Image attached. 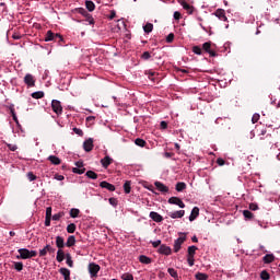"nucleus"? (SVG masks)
Masks as SVG:
<instances>
[{
	"mask_svg": "<svg viewBox=\"0 0 280 280\" xmlns=\"http://www.w3.org/2000/svg\"><path fill=\"white\" fill-rule=\"evenodd\" d=\"M44 40L46 43H49L51 40H58V43H63L65 42V38H62V35L58 34V33H54L51 31H47L45 37H44Z\"/></svg>",
	"mask_w": 280,
	"mask_h": 280,
	"instance_id": "f257e3e1",
	"label": "nucleus"
},
{
	"mask_svg": "<svg viewBox=\"0 0 280 280\" xmlns=\"http://www.w3.org/2000/svg\"><path fill=\"white\" fill-rule=\"evenodd\" d=\"M75 11L78 12V14H82V16H85L90 25H95V20L93 19V15H91L90 12L86 11L84 8H78L75 9Z\"/></svg>",
	"mask_w": 280,
	"mask_h": 280,
	"instance_id": "f03ea898",
	"label": "nucleus"
},
{
	"mask_svg": "<svg viewBox=\"0 0 280 280\" xmlns=\"http://www.w3.org/2000/svg\"><path fill=\"white\" fill-rule=\"evenodd\" d=\"M211 42H206L202 44V49L206 51V54H209L210 58H215L218 56V52L215 50L211 49Z\"/></svg>",
	"mask_w": 280,
	"mask_h": 280,
	"instance_id": "7ed1b4c3",
	"label": "nucleus"
},
{
	"mask_svg": "<svg viewBox=\"0 0 280 280\" xmlns=\"http://www.w3.org/2000/svg\"><path fill=\"white\" fill-rule=\"evenodd\" d=\"M51 108L56 115H62V104L58 100H52Z\"/></svg>",
	"mask_w": 280,
	"mask_h": 280,
	"instance_id": "20e7f679",
	"label": "nucleus"
},
{
	"mask_svg": "<svg viewBox=\"0 0 280 280\" xmlns=\"http://www.w3.org/2000/svg\"><path fill=\"white\" fill-rule=\"evenodd\" d=\"M187 241V236H180L174 242V253H178L180 250L183 244Z\"/></svg>",
	"mask_w": 280,
	"mask_h": 280,
	"instance_id": "39448f33",
	"label": "nucleus"
},
{
	"mask_svg": "<svg viewBox=\"0 0 280 280\" xmlns=\"http://www.w3.org/2000/svg\"><path fill=\"white\" fill-rule=\"evenodd\" d=\"M168 205H176L179 209H185V202L178 197H171L168 199Z\"/></svg>",
	"mask_w": 280,
	"mask_h": 280,
	"instance_id": "423d86ee",
	"label": "nucleus"
},
{
	"mask_svg": "<svg viewBox=\"0 0 280 280\" xmlns=\"http://www.w3.org/2000/svg\"><path fill=\"white\" fill-rule=\"evenodd\" d=\"M101 267L100 265L95 264V262H91L89 265V272L91 275V277H97V272H100Z\"/></svg>",
	"mask_w": 280,
	"mask_h": 280,
	"instance_id": "0eeeda50",
	"label": "nucleus"
},
{
	"mask_svg": "<svg viewBox=\"0 0 280 280\" xmlns=\"http://www.w3.org/2000/svg\"><path fill=\"white\" fill-rule=\"evenodd\" d=\"M47 253L54 255V253H56V248L51 247V245H46L43 249H39V257H45Z\"/></svg>",
	"mask_w": 280,
	"mask_h": 280,
	"instance_id": "6e6552de",
	"label": "nucleus"
},
{
	"mask_svg": "<svg viewBox=\"0 0 280 280\" xmlns=\"http://www.w3.org/2000/svg\"><path fill=\"white\" fill-rule=\"evenodd\" d=\"M19 256L16 259H30V249L27 248H20L18 249Z\"/></svg>",
	"mask_w": 280,
	"mask_h": 280,
	"instance_id": "1a4fd4ad",
	"label": "nucleus"
},
{
	"mask_svg": "<svg viewBox=\"0 0 280 280\" xmlns=\"http://www.w3.org/2000/svg\"><path fill=\"white\" fill-rule=\"evenodd\" d=\"M214 16H217V19H219L220 21H229V19L226 18V12L224 11V9H218L214 12Z\"/></svg>",
	"mask_w": 280,
	"mask_h": 280,
	"instance_id": "9d476101",
	"label": "nucleus"
},
{
	"mask_svg": "<svg viewBox=\"0 0 280 280\" xmlns=\"http://www.w3.org/2000/svg\"><path fill=\"white\" fill-rule=\"evenodd\" d=\"M154 186L156 187L158 191H161V194H167L170 191V187L165 186V184L161 182H155Z\"/></svg>",
	"mask_w": 280,
	"mask_h": 280,
	"instance_id": "9b49d317",
	"label": "nucleus"
},
{
	"mask_svg": "<svg viewBox=\"0 0 280 280\" xmlns=\"http://www.w3.org/2000/svg\"><path fill=\"white\" fill-rule=\"evenodd\" d=\"M94 148V144H93V138H89L88 140H85L83 142V150L85 152H91Z\"/></svg>",
	"mask_w": 280,
	"mask_h": 280,
	"instance_id": "f8f14e48",
	"label": "nucleus"
},
{
	"mask_svg": "<svg viewBox=\"0 0 280 280\" xmlns=\"http://www.w3.org/2000/svg\"><path fill=\"white\" fill-rule=\"evenodd\" d=\"M24 83L27 84L28 86H35L36 80H34V75L28 73L24 77Z\"/></svg>",
	"mask_w": 280,
	"mask_h": 280,
	"instance_id": "ddd939ff",
	"label": "nucleus"
},
{
	"mask_svg": "<svg viewBox=\"0 0 280 280\" xmlns=\"http://www.w3.org/2000/svg\"><path fill=\"white\" fill-rule=\"evenodd\" d=\"M159 253L161 255L170 256V255H172V247H170L167 245H161L159 248Z\"/></svg>",
	"mask_w": 280,
	"mask_h": 280,
	"instance_id": "4468645a",
	"label": "nucleus"
},
{
	"mask_svg": "<svg viewBox=\"0 0 280 280\" xmlns=\"http://www.w3.org/2000/svg\"><path fill=\"white\" fill-rule=\"evenodd\" d=\"M178 3H180L182 8H184L188 14H194V7H191L189 3L183 0H178Z\"/></svg>",
	"mask_w": 280,
	"mask_h": 280,
	"instance_id": "2eb2a0df",
	"label": "nucleus"
},
{
	"mask_svg": "<svg viewBox=\"0 0 280 280\" xmlns=\"http://www.w3.org/2000/svg\"><path fill=\"white\" fill-rule=\"evenodd\" d=\"M149 218H151L153 222H163V215L155 211L150 212Z\"/></svg>",
	"mask_w": 280,
	"mask_h": 280,
	"instance_id": "dca6fc26",
	"label": "nucleus"
},
{
	"mask_svg": "<svg viewBox=\"0 0 280 280\" xmlns=\"http://www.w3.org/2000/svg\"><path fill=\"white\" fill-rule=\"evenodd\" d=\"M59 272L60 275H62L65 280H71V270H69L68 268L62 267L59 269Z\"/></svg>",
	"mask_w": 280,
	"mask_h": 280,
	"instance_id": "f3484780",
	"label": "nucleus"
},
{
	"mask_svg": "<svg viewBox=\"0 0 280 280\" xmlns=\"http://www.w3.org/2000/svg\"><path fill=\"white\" fill-rule=\"evenodd\" d=\"M100 187H102V189H107L108 191H115V185L105 180L100 183Z\"/></svg>",
	"mask_w": 280,
	"mask_h": 280,
	"instance_id": "a211bd4d",
	"label": "nucleus"
},
{
	"mask_svg": "<svg viewBox=\"0 0 280 280\" xmlns=\"http://www.w3.org/2000/svg\"><path fill=\"white\" fill-rule=\"evenodd\" d=\"M198 215H200V208L194 207L191 210V213L189 215V221L194 222V220H196V218H198Z\"/></svg>",
	"mask_w": 280,
	"mask_h": 280,
	"instance_id": "6ab92c4d",
	"label": "nucleus"
},
{
	"mask_svg": "<svg viewBox=\"0 0 280 280\" xmlns=\"http://www.w3.org/2000/svg\"><path fill=\"white\" fill-rule=\"evenodd\" d=\"M113 163V158L110 156H105L104 159L101 160V165L106 170L108 166Z\"/></svg>",
	"mask_w": 280,
	"mask_h": 280,
	"instance_id": "aec40b11",
	"label": "nucleus"
},
{
	"mask_svg": "<svg viewBox=\"0 0 280 280\" xmlns=\"http://www.w3.org/2000/svg\"><path fill=\"white\" fill-rule=\"evenodd\" d=\"M168 215L173 220H176V218H183L185 215V210H178V211H175V212H171V213H168Z\"/></svg>",
	"mask_w": 280,
	"mask_h": 280,
	"instance_id": "412c9836",
	"label": "nucleus"
},
{
	"mask_svg": "<svg viewBox=\"0 0 280 280\" xmlns=\"http://www.w3.org/2000/svg\"><path fill=\"white\" fill-rule=\"evenodd\" d=\"M56 246L57 248H59V250H62V248H65V238H62V236L56 237Z\"/></svg>",
	"mask_w": 280,
	"mask_h": 280,
	"instance_id": "4be33fe9",
	"label": "nucleus"
},
{
	"mask_svg": "<svg viewBox=\"0 0 280 280\" xmlns=\"http://www.w3.org/2000/svg\"><path fill=\"white\" fill-rule=\"evenodd\" d=\"M139 261H140V264L149 265V264H152V258H150L145 255H140L139 256Z\"/></svg>",
	"mask_w": 280,
	"mask_h": 280,
	"instance_id": "5701e85b",
	"label": "nucleus"
},
{
	"mask_svg": "<svg viewBox=\"0 0 280 280\" xmlns=\"http://www.w3.org/2000/svg\"><path fill=\"white\" fill-rule=\"evenodd\" d=\"M264 264H272L275 261V255L272 254H267L262 258Z\"/></svg>",
	"mask_w": 280,
	"mask_h": 280,
	"instance_id": "b1692460",
	"label": "nucleus"
},
{
	"mask_svg": "<svg viewBox=\"0 0 280 280\" xmlns=\"http://www.w3.org/2000/svg\"><path fill=\"white\" fill-rule=\"evenodd\" d=\"M198 250V247H196V245H191L188 247V250H187V256L188 257H195L196 256V252Z\"/></svg>",
	"mask_w": 280,
	"mask_h": 280,
	"instance_id": "393cba45",
	"label": "nucleus"
},
{
	"mask_svg": "<svg viewBox=\"0 0 280 280\" xmlns=\"http://www.w3.org/2000/svg\"><path fill=\"white\" fill-rule=\"evenodd\" d=\"M175 189L176 191H185V189H187V184H185V182H178Z\"/></svg>",
	"mask_w": 280,
	"mask_h": 280,
	"instance_id": "a878e982",
	"label": "nucleus"
},
{
	"mask_svg": "<svg viewBox=\"0 0 280 280\" xmlns=\"http://www.w3.org/2000/svg\"><path fill=\"white\" fill-rule=\"evenodd\" d=\"M48 161H50V163H52V165H60V163H61V160L56 155L48 156Z\"/></svg>",
	"mask_w": 280,
	"mask_h": 280,
	"instance_id": "bb28decb",
	"label": "nucleus"
},
{
	"mask_svg": "<svg viewBox=\"0 0 280 280\" xmlns=\"http://www.w3.org/2000/svg\"><path fill=\"white\" fill-rule=\"evenodd\" d=\"M66 246L71 248V246H75V236L70 235L67 240Z\"/></svg>",
	"mask_w": 280,
	"mask_h": 280,
	"instance_id": "cd10ccee",
	"label": "nucleus"
},
{
	"mask_svg": "<svg viewBox=\"0 0 280 280\" xmlns=\"http://www.w3.org/2000/svg\"><path fill=\"white\" fill-rule=\"evenodd\" d=\"M56 259L59 264L65 261V252L62 249H58Z\"/></svg>",
	"mask_w": 280,
	"mask_h": 280,
	"instance_id": "c85d7f7f",
	"label": "nucleus"
},
{
	"mask_svg": "<svg viewBox=\"0 0 280 280\" xmlns=\"http://www.w3.org/2000/svg\"><path fill=\"white\" fill-rule=\"evenodd\" d=\"M85 8L89 12H93L95 10V3L91 0H86Z\"/></svg>",
	"mask_w": 280,
	"mask_h": 280,
	"instance_id": "c756f323",
	"label": "nucleus"
},
{
	"mask_svg": "<svg viewBox=\"0 0 280 280\" xmlns=\"http://www.w3.org/2000/svg\"><path fill=\"white\" fill-rule=\"evenodd\" d=\"M32 97L34 100H43V97H45V92L43 91L34 92L32 93Z\"/></svg>",
	"mask_w": 280,
	"mask_h": 280,
	"instance_id": "7c9ffc66",
	"label": "nucleus"
},
{
	"mask_svg": "<svg viewBox=\"0 0 280 280\" xmlns=\"http://www.w3.org/2000/svg\"><path fill=\"white\" fill-rule=\"evenodd\" d=\"M243 215H244L245 220H253L255 218V214L253 212H250L249 210H244Z\"/></svg>",
	"mask_w": 280,
	"mask_h": 280,
	"instance_id": "2f4dec72",
	"label": "nucleus"
},
{
	"mask_svg": "<svg viewBox=\"0 0 280 280\" xmlns=\"http://www.w3.org/2000/svg\"><path fill=\"white\" fill-rule=\"evenodd\" d=\"M85 176H88V178H91L92 180H97V173L93 172V171H88L85 173Z\"/></svg>",
	"mask_w": 280,
	"mask_h": 280,
	"instance_id": "473e14b6",
	"label": "nucleus"
},
{
	"mask_svg": "<svg viewBox=\"0 0 280 280\" xmlns=\"http://www.w3.org/2000/svg\"><path fill=\"white\" fill-rule=\"evenodd\" d=\"M135 143H136V145H138L139 148H145V145H147L145 140H143V139H141V138H137V139L135 140Z\"/></svg>",
	"mask_w": 280,
	"mask_h": 280,
	"instance_id": "72a5a7b5",
	"label": "nucleus"
},
{
	"mask_svg": "<svg viewBox=\"0 0 280 280\" xmlns=\"http://www.w3.org/2000/svg\"><path fill=\"white\" fill-rule=\"evenodd\" d=\"M13 268H14V270H16L18 272H21V270H23V262H21V261H14V262H13Z\"/></svg>",
	"mask_w": 280,
	"mask_h": 280,
	"instance_id": "f704fd0d",
	"label": "nucleus"
},
{
	"mask_svg": "<svg viewBox=\"0 0 280 280\" xmlns=\"http://www.w3.org/2000/svg\"><path fill=\"white\" fill-rule=\"evenodd\" d=\"M143 30H144L145 34H150V32H152V30H154V24H152V23H147V24L143 26Z\"/></svg>",
	"mask_w": 280,
	"mask_h": 280,
	"instance_id": "c9c22d12",
	"label": "nucleus"
},
{
	"mask_svg": "<svg viewBox=\"0 0 280 280\" xmlns=\"http://www.w3.org/2000/svg\"><path fill=\"white\" fill-rule=\"evenodd\" d=\"M66 264L69 268H73V259L71 258V254H66Z\"/></svg>",
	"mask_w": 280,
	"mask_h": 280,
	"instance_id": "e433bc0d",
	"label": "nucleus"
},
{
	"mask_svg": "<svg viewBox=\"0 0 280 280\" xmlns=\"http://www.w3.org/2000/svg\"><path fill=\"white\" fill-rule=\"evenodd\" d=\"M195 277H196L197 280H207V279H209V276L207 273H202V272H197Z\"/></svg>",
	"mask_w": 280,
	"mask_h": 280,
	"instance_id": "4c0bfd02",
	"label": "nucleus"
},
{
	"mask_svg": "<svg viewBox=\"0 0 280 280\" xmlns=\"http://www.w3.org/2000/svg\"><path fill=\"white\" fill-rule=\"evenodd\" d=\"M78 215H80V209L78 208H72L70 210V218H78Z\"/></svg>",
	"mask_w": 280,
	"mask_h": 280,
	"instance_id": "58836bf2",
	"label": "nucleus"
},
{
	"mask_svg": "<svg viewBox=\"0 0 280 280\" xmlns=\"http://www.w3.org/2000/svg\"><path fill=\"white\" fill-rule=\"evenodd\" d=\"M167 272H168V275H171L173 277V279H178V271H176V269L168 268Z\"/></svg>",
	"mask_w": 280,
	"mask_h": 280,
	"instance_id": "ea45409f",
	"label": "nucleus"
},
{
	"mask_svg": "<svg viewBox=\"0 0 280 280\" xmlns=\"http://www.w3.org/2000/svg\"><path fill=\"white\" fill-rule=\"evenodd\" d=\"M149 80H151L152 82H156V72L154 71H149V72H145Z\"/></svg>",
	"mask_w": 280,
	"mask_h": 280,
	"instance_id": "a19ab883",
	"label": "nucleus"
},
{
	"mask_svg": "<svg viewBox=\"0 0 280 280\" xmlns=\"http://www.w3.org/2000/svg\"><path fill=\"white\" fill-rule=\"evenodd\" d=\"M192 52L196 54V56H202V48L200 46H192Z\"/></svg>",
	"mask_w": 280,
	"mask_h": 280,
	"instance_id": "79ce46f5",
	"label": "nucleus"
},
{
	"mask_svg": "<svg viewBox=\"0 0 280 280\" xmlns=\"http://www.w3.org/2000/svg\"><path fill=\"white\" fill-rule=\"evenodd\" d=\"M120 278L122 280H135V276H132V273L129 272L122 273Z\"/></svg>",
	"mask_w": 280,
	"mask_h": 280,
	"instance_id": "37998d69",
	"label": "nucleus"
},
{
	"mask_svg": "<svg viewBox=\"0 0 280 280\" xmlns=\"http://www.w3.org/2000/svg\"><path fill=\"white\" fill-rule=\"evenodd\" d=\"M260 279H261V280H270V273H268L267 270H262V271L260 272Z\"/></svg>",
	"mask_w": 280,
	"mask_h": 280,
	"instance_id": "c03bdc74",
	"label": "nucleus"
},
{
	"mask_svg": "<svg viewBox=\"0 0 280 280\" xmlns=\"http://www.w3.org/2000/svg\"><path fill=\"white\" fill-rule=\"evenodd\" d=\"M77 225L75 223H70L67 226V233H75Z\"/></svg>",
	"mask_w": 280,
	"mask_h": 280,
	"instance_id": "a18cd8bd",
	"label": "nucleus"
},
{
	"mask_svg": "<svg viewBox=\"0 0 280 280\" xmlns=\"http://www.w3.org/2000/svg\"><path fill=\"white\" fill-rule=\"evenodd\" d=\"M124 191H125V194H130V191H131L130 180H127V182L124 184Z\"/></svg>",
	"mask_w": 280,
	"mask_h": 280,
	"instance_id": "49530a36",
	"label": "nucleus"
},
{
	"mask_svg": "<svg viewBox=\"0 0 280 280\" xmlns=\"http://www.w3.org/2000/svg\"><path fill=\"white\" fill-rule=\"evenodd\" d=\"M108 202H109V205H112V207H117L119 201L117 200V198L112 197L108 199Z\"/></svg>",
	"mask_w": 280,
	"mask_h": 280,
	"instance_id": "de8ad7c7",
	"label": "nucleus"
},
{
	"mask_svg": "<svg viewBox=\"0 0 280 280\" xmlns=\"http://www.w3.org/2000/svg\"><path fill=\"white\" fill-rule=\"evenodd\" d=\"M142 60H150L152 58V55H150V51H144L141 55Z\"/></svg>",
	"mask_w": 280,
	"mask_h": 280,
	"instance_id": "09e8293b",
	"label": "nucleus"
},
{
	"mask_svg": "<svg viewBox=\"0 0 280 280\" xmlns=\"http://www.w3.org/2000/svg\"><path fill=\"white\" fill-rule=\"evenodd\" d=\"M73 132L77 133L79 137H84V131L82 129L74 127Z\"/></svg>",
	"mask_w": 280,
	"mask_h": 280,
	"instance_id": "8fccbe9b",
	"label": "nucleus"
},
{
	"mask_svg": "<svg viewBox=\"0 0 280 280\" xmlns=\"http://www.w3.org/2000/svg\"><path fill=\"white\" fill-rule=\"evenodd\" d=\"M7 148H9V150H10L11 152H16V150H19V147H16V144H10V143H8V144H7Z\"/></svg>",
	"mask_w": 280,
	"mask_h": 280,
	"instance_id": "3c124183",
	"label": "nucleus"
},
{
	"mask_svg": "<svg viewBox=\"0 0 280 280\" xmlns=\"http://www.w3.org/2000/svg\"><path fill=\"white\" fill-rule=\"evenodd\" d=\"M73 174H84L86 168H72Z\"/></svg>",
	"mask_w": 280,
	"mask_h": 280,
	"instance_id": "603ef678",
	"label": "nucleus"
},
{
	"mask_svg": "<svg viewBox=\"0 0 280 280\" xmlns=\"http://www.w3.org/2000/svg\"><path fill=\"white\" fill-rule=\"evenodd\" d=\"M62 215H65V213H62V212L56 213L52 215V220L58 222L60 220V218H62Z\"/></svg>",
	"mask_w": 280,
	"mask_h": 280,
	"instance_id": "864d4df0",
	"label": "nucleus"
},
{
	"mask_svg": "<svg viewBox=\"0 0 280 280\" xmlns=\"http://www.w3.org/2000/svg\"><path fill=\"white\" fill-rule=\"evenodd\" d=\"M187 261H188V266H194L196 259L194 258V256H187Z\"/></svg>",
	"mask_w": 280,
	"mask_h": 280,
	"instance_id": "5fc2aeb1",
	"label": "nucleus"
},
{
	"mask_svg": "<svg viewBox=\"0 0 280 280\" xmlns=\"http://www.w3.org/2000/svg\"><path fill=\"white\" fill-rule=\"evenodd\" d=\"M26 176H27L28 180H31V182L36 180V178H37L33 172H28Z\"/></svg>",
	"mask_w": 280,
	"mask_h": 280,
	"instance_id": "6e6d98bb",
	"label": "nucleus"
},
{
	"mask_svg": "<svg viewBox=\"0 0 280 280\" xmlns=\"http://www.w3.org/2000/svg\"><path fill=\"white\" fill-rule=\"evenodd\" d=\"M259 114H254L253 117H252V124H257V121H259Z\"/></svg>",
	"mask_w": 280,
	"mask_h": 280,
	"instance_id": "4d7b16f0",
	"label": "nucleus"
},
{
	"mask_svg": "<svg viewBox=\"0 0 280 280\" xmlns=\"http://www.w3.org/2000/svg\"><path fill=\"white\" fill-rule=\"evenodd\" d=\"M258 209H259V206L257 203H249L250 211H257Z\"/></svg>",
	"mask_w": 280,
	"mask_h": 280,
	"instance_id": "13d9d810",
	"label": "nucleus"
},
{
	"mask_svg": "<svg viewBox=\"0 0 280 280\" xmlns=\"http://www.w3.org/2000/svg\"><path fill=\"white\" fill-rule=\"evenodd\" d=\"M166 43H174V33L167 35Z\"/></svg>",
	"mask_w": 280,
	"mask_h": 280,
	"instance_id": "bf43d9fd",
	"label": "nucleus"
},
{
	"mask_svg": "<svg viewBox=\"0 0 280 280\" xmlns=\"http://www.w3.org/2000/svg\"><path fill=\"white\" fill-rule=\"evenodd\" d=\"M153 248H159V246H161V240H158V241H153L151 242Z\"/></svg>",
	"mask_w": 280,
	"mask_h": 280,
	"instance_id": "052dcab7",
	"label": "nucleus"
},
{
	"mask_svg": "<svg viewBox=\"0 0 280 280\" xmlns=\"http://www.w3.org/2000/svg\"><path fill=\"white\" fill-rule=\"evenodd\" d=\"M225 163H226V161H224V159H222V158H219L217 160V164L220 165V167H222V165H225Z\"/></svg>",
	"mask_w": 280,
	"mask_h": 280,
	"instance_id": "680f3d73",
	"label": "nucleus"
},
{
	"mask_svg": "<svg viewBox=\"0 0 280 280\" xmlns=\"http://www.w3.org/2000/svg\"><path fill=\"white\" fill-rule=\"evenodd\" d=\"M180 18H182L180 12L175 11V12H174V19H175V21H180Z\"/></svg>",
	"mask_w": 280,
	"mask_h": 280,
	"instance_id": "e2e57ef3",
	"label": "nucleus"
},
{
	"mask_svg": "<svg viewBox=\"0 0 280 280\" xmlns=\"http://www.w3.org/2000/svg\"><path fill=\"white\" fill-rule=\"evenodd\" d=\"M45 226H51V217H46Z\"/></svg>",
	"mask_w": 280,
	"mask_h": 280,
	"instance_id": "0e129e2a",
	"label": "nucleus"
},
{
	"mask_svg": "<svg viewBox=\"0 0 280 280\" xmlns=\"http://www.w3.org/2000/svg\"><path fill=\"white\" fill-rule=\"evenodd\" d=\"M36 255H38V252L37 250H30V259H32V257H36Z\"/></svg>",
	"mask_w": 280,
	"mask_h": 280,
	"instance_id": "69168bd1",
	"label": "nucleus"
},
{
	"mask_svg": "<svg viewBox=\"0 0 280 280\" xmlns=\"http://www.w3.org/2000/svg\"><path fill=\"white\" fill-rule=\"evenodd\" d=\"M46 218H51V207L46 208Z\"/></svg>",
	"mask_w": 280,
	"mask_h": 280,
	"instance_id": "338daca9",
	"label": "nucleus"
},
{
	"mask_svg": "<svg viewBox=\"0 0 280 280\" xmlns=\"http://www.w3.org/2000/svg\"><path fill=\"white\" fill-rule=\"evenodd\" d=\"M160 126H161L162 130L167 129V122L165 120L161 121Z\"/></svg>",
	"mask_w": 280,
	"mask_h": 280,
	"instance_id": "774afa93",
	"label": "nucleus"
}]
</instances>
